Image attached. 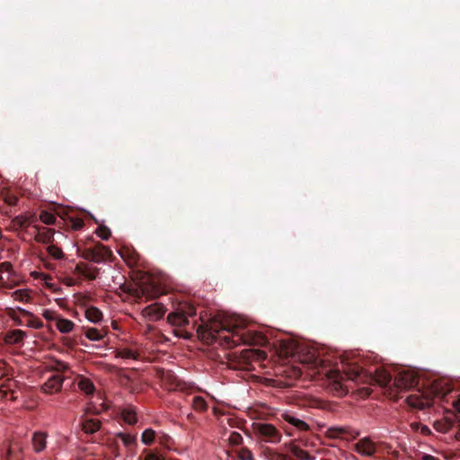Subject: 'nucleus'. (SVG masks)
<instances>
[{
    "mask_svg": "<svg viewBox=\"0 0 460 460\" xmlns=\"http://www.w3.org/2000/svg\"><path fill=\"white\" fill-rule=\"evenodd\" d=\"M200 340L212 344L220 339V344L226 348H234L240 344L264 346L268 342L265 335L258 332L245 331L238 319H211L197 327Z\"/></svg>",
    "mask_w": 460,
    "mask_h": 460,
    "instance_id": "nucleus-1",
    "label": "nucleus"
},
{
    "mask_svg": "<svg viewBox=\"0 0 460 460\" xmlns=\"http://www.w3.org/2000/svg\"><path fill=\"white\" fill-rule=\"evenodd\" d=\"M327 377L332 385V389L340 395L348 394L351 388L349 384L352 383L357 385H378L382 387L389 386L392 383V376L387 370L376 368L375 373L372 374L359 366L357 360H342L341 368L331 369Z\"/></svg>",
    "mask_w": 460,
    "mask_h": 460,
    "instance_id": "nucleus-2",
    "label": "nucleus"
},
{
    "mask_svg": "<svg viewBox=\"0 0 460 460\" xmlns=\"http://www.w3.org/2000/svg\"><path fill=\"white\" fill-rule=\"evenodd\" d=\"M196 314V308L188 304H184L175 312L168 314L167 321L172 325L184 327L190 323L189 317Z\"/></svg>",
    "mask_w": 460,
    "mask_h": 460,
    "instance_id": "nucleus-3",
    "label": "nucleus"
},
{
    "mask_svg": "<svg viewBox=\"0 0 460 460\" xmlns=\"http://www.w3.org/2000/svg\"><path fill=\"white\" fill-rule=\"evenodd\" d=\"M253 429L261 439L265 442L277 444L281 440L280 431L272 424L254 423Z\"/></svg>",
    "mask_w": 460,
    "mask_h": 460,
    "instance_id": "nucleus-4",
    "label": "nucleus"
},
{
    "mask_svg": "<svg viewBox=\"0 0 460 460\" xmlns=\"http://www.w3.org/2000/svg\"><path fill=\"white\" fill-rule=\"evenodd\" d=\"M111 255V251L108 247L98 243L93 248L84 249L82 257L87 261L100 263L104 261Z\"/></svg>",
    "mask_w": 460,
    "mask_h": 460,
    "instance_id": "nucleus-5",
    "label": "nucleus"
},
{
    "mask_svg": "<svg viewBox=\"0 0 460 460\" xmlns=\"http://www.w3.org/2000/svg\"><path fill=\"white\" fill-rule=\"evenodd\" d=\"M19 312L22 317L15 314L11 315V318L17 325H25L34 329H41L43 327L42 321L35 317L31 312L22 308H19Z\"/></svg>",
    "mask_w": 460,
    "mask_h": 460,
    "instance_id": "nucleus-6",
    "label": "nucleus"
},
{
    "mask_svg": "<svg viewBox=\"0 0 460 460\" xmlns=\"http://www.w3.org/2000/svg\"><path fill=\"white\" fill-rule=\"evenodd\" d=\"M419 384L418 376L412 371H402L398 373L394 380V385L398 389H408L415 387Z\"/></svg>",
    "mask_w": 460,
    "mask_h": 460,
    "instance_id": "nucleus-7",
    "label": "nucleus"
},
{
    "mask_svg": "<svg viewBox=\"0 0 460 460\" xmlns=\"http://www.w3.org/2000/svg\"><path fill=\"white\" fill-rule=\"evenodd\" d=\"M37 221L35 214L31 215H19L13 217L11 221L9 228L13 232H18L26 229L29 226L33 225Z\"/></svg>",
    "mask_w": 460,
    "mask_h": 460,
    "instance_id": "nucleus-8",
    "label": "nucleus"
},
{
    "mask_svg": "<svg viewBox=\"0 0 460 460\" xmlns=\"http://www.w3.org/2000/svg\"><path fill=\"white\" fill-rule=\"evenodd\" d=\"M165 311L166 309L162 304L155 303L146 306L142 310V314L149 321L155 322L164 317Z\"/></svg>",
    "mask_w": 460,
    "mask_h": 460,
    "instance_id": "nucleus-9",
    "label": "nucleus"
},
{
    "mask_svg": "<svg viewBox=\"0 0 460 460\" xmlns=\"http://www.w3.org/2000/svg\"><path fill=\"white\" fill-rule=\"evenodd\" d=\"M64 382V376L60 374H53L42 385L41 390L45 394H55L61 390Z\"/></svg>",
    "mask_w": 460,
    "mask_h": 460,
    "instance_id": "nucleus-10",
    "label": "nucleus"
},
{
    "mask_svg": "<svg viewBox=\"0 0 460 460\" xmlns=\"http://www.w3.org/2000/svg\"><path fill=\"white\" fill-rule=\"evenodd\" d=\"M406 402L411 408L419 410H425L432 405L431 398L423 396L420 394H411L407 397Z\"/></svg>",
    "mask_w": 460,
    "mask_h": 460,
    "instance_id": "nucleus-11",
    "label": "nucleus"
},
{
    "mask_svg": "<svg viewBox=\"0 0 460 460\" xmlns=\"http://www.w3.org/2000/svg\"><path fill=\"white\" fill-rule=\"evenodd\" d=\"M49 435L45 431H34L31 435V444L33 452L40 454L47 448Z\"/></svg>",
    "mask_w": 460,
    "mask_h": 460,
    "instance_id": "nucleus-12",
    "label": "nucleus"
},
{
    "mask_svg": "<svg viewBox=\"0 0 460 460\" xmlns=\"http://www.w3.org/2000/svg\"><path fill=\"white\" fill-rule=\"evenodd\" d=\"M32 227L36 230V234L34 236V240L37 243L50 244L54 241V230L45 227L40 226L38 225H33Z\"/></svg>",
    "mask_w": 460,
    "mask_h": 460,
    "instance_id": "nucleus-13",
    "label": "nucleus"
},
{
    "mask_svg": "<svg viewBox=\"0 0 460 460\" xmlns=\"http://www.w3.org/2000/svg\"><path fill=\"white\" fill-rule=\"evenodd\" d=\"M355 451L365 456H372L376 453V445L367 438L359 439L355 445Z\"/></svg>",
    "mask_w": 460,
    "mask_h": 460,
    "instance_id": "nucleus-14",
    "label": "nucleus"
},
{
    "mask_svg": "<svg viewBox=\"0 0 460 460\" xmlns=\"http://www.w3.org/2000/svg\"><path fill=\"white\" fill-rule=\"evenodd\" d=\"M26 336V332L22 330H12L5 333L4 341L10 345H17L21 344Z\"/></svg>",
    "mask_w": 460,
    "mask_h": 460,
    "instance_id": "nucleus-15",
    "label": "nucleus"
},
{
    "mask_svg": "<svg viewBox=\"0 0 460 460\" xmlns=\"http://www.w3.org/2000/svg\"><path fill=\"white\" fill-rule=\"evenodd\" d=\"M82 429L86 434H94L101 429L102 422L97 419L85 418L81 423Z\"/></svg>",
    "mask_w": 460,
    "mask_h": 460,
    "instance_id": "nucleus-16",
    "label": "nucleus"
},
{
    "mask_svg": "<svg viewBox=\"0 0 460 460\" xmlns=\"http://www.w3.org/2000/svg\"><path fill=\"white\" fill-rule=\"evenodd\" d=\"M281 417H282V419L285 421H287L289 424L293 425L294 427H296L299 430L305 431V430L309 429V426H308V424L306 422H305L304 420L295 417L294 415H292L289 412H284L281 415Z\"/></svg>",
    "mask_w": 460,
    "mask_h": 460,
    "instance_id": "nucleus-17",
    "label": "nucleus"
},
{
    "mask_svg": "<svg viewBox=\"0 0 460 460\" xmlns=\"http://www.w3.org/2000/svg\"><path fill=\"white\" fill-rule=\"evenodd\" d=\"M8 384H1L0 393L3 394V397L6 400L15 401L17 400V395H15L16 392L13 389V385L14 382L12 380H7Z\"/></svg>",
    "mask_w": 460,
    "mask_h": 460,
    "instance_id": "nucleus-18",
    "label": "nucleus"
},
{
    "mask_svg": "<svg viewBox=\"0 0 460 460\" xmlns=\"http://www.w3.org/2000/svg\"><path fill=\"white\" fill-rule=\"evenodd\" d=\"M84 329L85 337L90 341H102L107 333L103 330H99L93 327H84Z\"/></svg>",
    "mask_w": 460,
    "mask_h": 460,
    "instance_id": "nucleus-19",
    "label": "nucleus"
},
{
    "mask_svg": "<svg viewBox=\"0 0 460 460\" xmlns=\"http://www.w3.org/2000/svg\"><path fill=\"white\" fill-rule=\"evenodd\" d=\"M23 452L18 443H13L8 449L6 460H22Z\"/></svg>",
    "mask_w": 460,
    "mask_h": 460,
    "instance_id": "nucleus-20",
    "label": "nucleus"
},
{
    "mask_svg": "<svg viewBox=\"0 0 460 460\" xmlns=\"http://www.w3.org/2000/svg\"><path fill=\"white\" fill-rule=\"evenodd\" d=\"M121 417L123 420L129 425H133L137 421L136 410L132 407L124 408L121 411Z\"/></svg>",
    "mask_w": 460,
    "mask_h": 460,
    "instance_id": "nucleus-21",
    "label": "nucleus"
},
{
    "mask_svg": "<svg viewBox=\"0 0 460 460\" xmlns=\"http://www.w3.org/2000/svg\"><path fill=\"white\" fill-rule=\"evenodd\" d=\"M290 452L298 460H314V456H311L298 446L292 445L290 447Z\"/></svg>",
    "mask_w": 460,
    "mask_h": 460,
    "instance_id": "nucleus-22",
    "label": "nucleus"
},
{
    "mask_svg": "<svg viewBox=\"0 0 460 460\" xmlns=\"http://www.w3.org/2000/svg\"><path fill=\"white\" fill-rule=\"evenodd\" d=\"M56 326L58 329V331L62 333H69L73 331L75 327V323L68 320L62 318L61 316L58 319V322L56 323Z\"/></svg>",
    "mask_w": 460,
    "mask_h": 460,
    "instance_id": "nucleus-23",
    "label": "nucleus"
},
{
    "mask_svg": "<svg viewBox=\"0 0 460 460\" xmlns=\"http://www.w3.org/2000/svg\"><path fill=\"white\" fill-rule=\"evenodd\" d=\"M85 317L92 323H97L102 319V313L95 306H90L85 310Z\"/></svg>",
    "mask_w": 460,
    "mask_h": 460,
    "instance_id": "nucleus-24",
    "label": "nucleus"
},
{
    "mask_svg": "<svg viewBox=\"0 0 460 460\" xmlns=\"http://www.w3.org/2000/svg\"><path fill=\"white\" fill-rule=\"evenodd\" d=\"M138 356L137 352L128 348L120 349L116 351L117 358L137 359Z\"/></svg>",
    "mask_w": 460,
    "mask_h": 460,
    "instance_id": "nucleus-25",
    "label": "nucleus"
},
{
    "mask_svg": "<svg viewBox=\"0 0 460 460\" xmlns=\"http://www.w3.org/2000/svg\"><path fill=\"white\" fill-rule=\"evenodd\" d=\"M433 426L440 433H447L453 428V424L449 420H436Z\"/></svg>",
    "mask_w": 460,
    "mask_h": 460,
    "instance_id": "nucleus-26",
    "label": "nucleus"
},
{
    "mask_svg": "<svg viewBox=\"0 0 460 460\" xmlns=\"http://www.w3.org/2000/svg\"><path fill=\"white\" fill-rule=\"evenodd\" d=\"M117 437L119 438L123 444L128 447L136 445L137 437L135 435L119 432L117 434Z\"/></svg>",
    "mask_w": 460,
    "mask_h": 460,
    "instance_id": "nucleus-27",
    "label": "nucleus"
},
{
    "mask_svg": "<svg viewBox=\"0 0 460 460\" xmlns=\"http://www.w3.org/2000/svg\"><path fill=\"white\" fill-rule=\"evenodd\" d=\"M79 388L86 394H92L94 392V385L93 382L87 378H84L78 383Z\"/></svg>",
    "mask_w": 460,
    "mask_h": 460,
    "instance_id": "nucleus-28",
    "label": "nucleus"
},
{
    "mask_svg": "<svg viewBox=\"0 0 460 460\" xmlns=\"http://www.w3.org/2000/svg\"><path fill=\"white\" fill-rule=\"evenodd\" d=\"M140 293L141 294H139V292H137V294L136 295V296L137 298L146 296V299H152V298L158 296L160 294V291L158 288H154V290L151 292V291H149L148 288L145 287V288H141Z\"/></svg>",
    "mask_w": 460,
    "mask_h": 460,
    "instance_id": "nucleus-29",
    "label": "nucleus"
},
{
    "mask_svg": "<svg viewBox=\"0 0 460 460\" xmlns=\"http://www.w3.org/2000/svg\"><path fill=\"white\" fill-rule=\"evenodd\" d=\"M192 407L195 411H205L208 408V404L203 397L195 396L192 400Z\"/></svg>",
    "mask_w": 460,
    "mask_h": 460,
    "instance_id": "nucleus-30",
    "label": "nucleus"
},
{
    "mask_svg": "<svg viewBox=\"0 0 460 460\" xmlns=\"http://www.w3.org/2000/svg\"><path fill=\"white\" fill-rule=\"evenodd\" d=\"M155 438V431L154 429H146L142 433L141 441L145 445L149 446V445H151L154 442Z\"/></svg>",
    "mask_w": 460,
    "mask_h": 460,
    "instance_id": "nucleus-31",
    "label": "nucleus"
},
{
    "mask_svg": "<svg viewBox=\"0 0 460 460\" xmlns=\"http://www.w3.org/2000/svg\"><path fill=\"white\" fill-rule=\"evenodd\" d=\"M56 217L55 215H53L52 213L50 212H48V211H41L40 215V220L45 224V225H48V226H50V225H54L55 222H56Z\"/></svg>",
    "mask_w": 460,
    "mask_h": 460,
    "instance_id": "nucleus-32",
    "label": "nucleus"
},
{
    "mask_svg": "<svg viewBox=\"0 0 460 460\" xmlns=\"http://www.w3.org/2000/svg\"><path fill=\"white\" fill-rule=\"evenodd\" d=\"M327 433H328L329 437H331V438H342L344 435H346L348 433V431L346 429L341 428V427H333V428H330L327 430Z\"/></svg>",
    "mask_w": 460,
    "mask_h": 460,
    "instance_id": "nucleus-33",
    "label": "nucleus"
},
{
    "mask_svg": "<svg viewBox=\"0 0 460 460\" xmlns=\"http://www.w3.org/2000/svg\"><path fill=\"white\" fill-rule=\"evenodd\" d=\"M47 252L51 257H53L54 259H57V260L62 259L64 257V253H63L62 250L59 247H58L57 245H54L52 243H50L47 247Z\"/></svg>",
    "mask_w": 460,
    "mask_h": 460,
    "instance_id": "nucleus-34",
    "label": "nucleus"
},
{
    "mask_svg": "<svg viewBox=\"0 0 460 460\" xmlns=\"http://www.w3.org/2000/svg\"><path fill=\"white\" fill-rule=\"evenodd\" d=\"M239 460H254L252 451L247 447H242L238 451Z\"/></svg>",
    "mask_w": 460,
    "mask_h": 460,
    "instance_id": "nucleus-35",
    "label": "nucleus"
},
{
    "mask_svg": "<svg viewBox=\"0 0 460 460\" xmlns=\"http://www.w3.org/2000/svg\"><path fill=\"white\" fill-rule=\"evenodd\" d=\"M228 441L232 446H239L243 443V437L240 433L233 431L229 436Z\"/></svg>",
    "mask_w": 460,
    "mask_h": 460,
    "instance_id": "nucleus-36",
    "label": "nucleus"
},
{
    "mask_svg": "<svg viewBox=\"0 0 460 460\" xmlns=\"http://www.w3.org/2000/svg\"><path fill=\"white\" fill-rule=\"evenodd\" d=\"M95 233L102 240H108L111 234V230L105 226H99Z\"/></svg>",
    "mask_w": 460,
    "mask_h": 460,
    "instance_id": "nucleus-37",
    "label": "nucleus"
},
{
    "mask_svg": "<svg viewBox=\"0 0 460 460\" xmlns=\"http://www.w3.org/2000/svg\"><path fill=\"white\" fill-rule=\"evenodd\" d=\"M100 270L98 268H91L87 265V270H85L84 276L89 280H93L97 278Z\"/></svg>",
    "mask_w": 460,
    "mask_h": 460,
    "instance_id": "nucleus-38",
    "label": "nucleus"
},
{
    "mask_svg": "<svg viewBox=\"0 0 460 460\" xmlns=\"http://www.w3.org/2000/svg\"><path fill=\"white\" fill-rule=\"evenodd\" d=\"M42 316L48 321H56L60 317L55 311L45 309L42 313Z\"/></svg>",
    "mask_w": 460,
    "mask_h": 460,
    "instance_id": "nucleus-39",
    "label": "nucleus"
},
{
    "mask_svg": "<svg viewBox=\"0 0 460 460\" xmlns=\"http://www.w3.org/2000/svg\"><path fill=\"white\" fill-rule=\"evenodd\" d=\"M144 453H146L144 460H164V456L156 452L145 450Z\"/></svg>",
    "mask_w": 460,
    "mask_h": 460,
    "instance_id": "nucleus-40",
    "label": "nucleus"
},
{
    "mask_svg": "<svg viewBox=\"0 0 460 460\" xmlns=\"http://www.w3.org/2000/svg\"><path fill=\"white\" fill-rule=\"evenodd\" d=\"M87 270V264L84 262H79L75 265L74 273L79 276H84L85 270Z\"/></svg>",
    "mask_w": 460,
    "mask_h": 460,
    "instance_id": "nucleus-41",
    "label": "nucleus"
},
{
    "mask_svg": "<svg viewBox=\"0 0 460 460\" xmlns=\"http://www.w3.org/2000/svg\"><path fill=\"white\" fill-rule=\"evenodd\" d=\"M13 270V265L9 261H4L0 263V275H2L3 272H11Z\"/></svg>",
    "mask_w": 460,
    "mask_h": 460,
    "instance_id": "nucleus-42",
    "label": "nucleus"
},
{
    "mask_svg": "<svg viewBox=\"0 0 460 460\" xmlns=\"http://www.w3.org/2000/svg\"><path fill=\"white\" fill-rule=\"evenodd\" d=\"M4 200L9 206H15L17 204L18 199H17V197L13 196V195H6L4 198Z\"/></svg>",
    "mask_w": 460,
    "mask_h": 460,
    "instance_id": "nucleus-43",
    "label": "nucleus"
},
{
    "mask_svg": "<svg viewBox=\"0 0 460 460\" xmlns=\"http://www.w3.org/2000/svg\"><path fill=\"white\" fill-rule=\"evenodd\" d=\"M13 295L15 297V299H19L21 301H23L28 297L27 293L23 290H16L15 292H13Z\"/></svg>",
    "mask_w": 460,
    "mask_h": 460,
    "instance_id": "nucleus-44",
    "label": "nucleus"
},
{
    "mask_svg": "<svg viewBox=\"0 0 460 460\" xmlns=\"http://www.w3.org/2000/svg\"><path fill=\"white\" fill-rule=\"evenodd\" d=\"M83 226L84 222L81 219H77L76 221L74 222L73 227L74 229L78 230L81 227H83Z\"/></svg>",
    "mask_w": 460,
    "mask_h": 460,
    "instance_id": "nucleus-45",
    "label": "nucleus"
},
{
    "mask_svg": "<svg viewBox=\"0 0 460 460\" xmlns=\"http://www.w3.org/2000/svg\"><path fill=\"white\" fill-rule=\"evenodd\" d=\"M452 404L454 408L460 412V398L454 400Z\"/></svg>",
    "mask_w": 460,
    "mask_h": 460,
    "instance_id": "nucleus-46",
    "label": "nucleus"
},
{
    "mask_svg": "<svg viewBox=\"0 0 460 460\" xmlns=\"http://www.w3.org/2000/svg\"><path fill=\"white\" fill-rule=\"evenodd\" d=\"M175 334H176L177 336L182 337V338H184V339H189V338L190 337V335L189 333H187V332H184V333H183V332H181V331H175Z\"/></svg>",
    "mask_w": 460,
    "mask_h": 460,
    "instance_id": "nucleus-47",
    "label": "nucleus"
},
{
    "mask_svg": "<svg viewBox=\"0 0 460 460\" xmlns=\"http://www.w3.org/2000/svg\"><path fill=\"white\" fill-rule=\"evenodd\" d=\"M421 433H422L423 435H429V434H430V433H431V431H430V429H429V427H427V426H423V427L421 428Z\"/></svg>",
    "mask_w": 460,
    "mask_h": 460,
    "instance_id": "nucleus-48",
    "label": "nucleus"
},
{
    "mask_svg": "<svg viewBox=\"0 0 460 460\" xmlns=\"http://www.w3.org/2000/svg\"><path fill=\"white\" fill-rule=\"evenodd\" d=\"M421 460H438V459L430 455H423Z\"/></svg>",
    "mask_w": 460,
    "mask_h": 460,
    "instance_id": "nucleus-49",
    "label": "nucleus"
},
{
    "mask_svg": "<svg viewBox=\"0 0 460 460\" xmlns=\"http://www.w3.org/2000/svg\"><path fill=\"white\" fill-rule=\"evenodd\" d=\"M458 428L459 429H458L457 432L456 433V439L460 440V424L458 425Z\"/></svg>",
    "mask_w": 460,
    "mask_h": 460,
    "instance_id": "nucleus-50",
    "label": "nucleus"
},
{
    "mask_svg": "<svg viewBox=\"0 0 460 460\" xmlns=\"http://www.w3.org/2000/svg\"><path fill=\"white\" fill-rule=\"evenodd\" d=\"M5 362L0 361V372L4 368Z\"/></svg>",
    "mask_w": 460,
    "mask_h": 460,
    "instance_id": "nucleus-51",
    "label": "nucleus"
},
{
    "mask_svg": "<svg viewBox=\"0 0 460 460\" xmlns=\"http://www.w3.org/2000/svg\"><path fill=\"white\" fill-rule=\"evenodd\" d=\"M364 392H365V395L370 394V390L368 388L364 389Z\"/></svg>",
    "mask_w": 460,
    "mask_h": 460,
    "instance_id": "nucleus-52",
    "label": "nucleus"
},
{
    "mask_svg": "<svg viewBox=\"0 0 460 460\" xmlns=\"http://www.w3.org/2000/svg\"><path fill=\"white\" fill-rule=\"evenodd\" d=\"M2 280H3V277H2V275H0V281H2Z\"/></svg>",
    "mask_w": 460,
    "mask_h": 460,
    "instance_id": "nucleus-53",
    "label": "nucleus"
}]
</instances>
